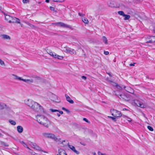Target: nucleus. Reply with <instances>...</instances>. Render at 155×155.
<instances>
[{"mask_svg": "<svg viewBox=\"0 0 155 155\" xmlns=\"http://www.w3.org/2000/svg\"><path fill=\"white\" fill-rule=\"evenodd\" d=\"M109 54V52L107 51H104V54L106 55L108 54Z\"/></svg>", "mask_w": 155, "mask_h": 155, "instance_id": "45", "label": "nucleus"}, {"mask_svg": "<svg viewBox=\"0 0 155 155\" xmlns=\"http://www.w3.org/2000/svg\"><path fill=\"white\" fill-rule=\"evenodd\" d=\"M120 97H119V98L122 100H125L126 101H128L130 100V98L129 97L125 95L124 94H121L120 95Z\"/></svg>", "mask_w": 155, "mask_h": 155, "instance_id": "9", "label": "nucleus"}, {"mask_svg": "<svg viewBox=\"0 0 155 155\" xmlns=\"http://www.w3.org/2000/svg\"><path fill=\"white\" fill-rule=\"evenodd\" d=\"M118 13L120 15L123 16H124L125 14L124 12L122 11H119L118 12Z\"/></svg>", "mask_w": 155, "mask_h": 155, "instance_id": "30", "label": "nucleus"}, {"mask_svg": "<svg viewBox=\"0 0 155 155\" xmlns=\"http://www.w3.org/2000/svg\"><path fill=\"white\" fill-rule=\"evenodd\" d=\"M54 2H62L64 1V0H52Z\"/></svg>", "mask_w": 155, "mask_h": 155, "instance_id": "37", "label": "nucleus"}, {"mask_svg": "<svg viewBox=\"0 0 155 155\" xmlns=\"http://www.w3.org/2000/svg\"><path fill=\"white\" fill-rule=\"evenodd\" d=\"M1 135V134L0 133V136Z\"/></svg>", "mask_w": 155, "mask_h": 155, "instance_id": "64", "label": "nucleus"}, {"mask_svg": "<svg viewBox=\"0 0 155 155\" xmlns=\"http://www.w3.org/2000/svg\"><path fill=\"white\" fill-rule=\"evenodd\" d=\"M28 25H30V27H34V25H31V24H28Z\"/></svg>", "mask_w": 155, "mask_h": 155, "instance_id": "55", "label": "nucleus"}, {"mask_svg": "<svg viewBox=\"0 0 155 155\" xmlns=\"http://www.w3.org/2000/svg\"><path fill=\"white\" fill-rule=\"evenodd\" d=\"M50 110L52 112H59V113H60V114H62L63 113V112L62 111H59V110H58L54 109H50Z\"/></svg>", "mask_w": 155, "mask_h": 155, "instance_id": "21", "label": "nucleus"}, {"mask_svg": "<svg viewBox=\"0 0 155 155\" xmlns=\"http://www.w3.org/2000/svg\"><path fill=\"white\" fill-rule=\"evenodd\" d=\"M108 117L112 119L114 121H116V118L117 117H115L114 116V117H111V116H108Z\"/></svg>", "mask_w": 155, "mask_h": 155, "instance_id": "33", "label": "nucleus"}, {"mask_svg": "<svg viewBox=\"0 0 155 155\" xmlns=\"http://www.w3.org/2000/svg\"><path fill=\"white\" fill-rule=\"evenodd\" d=\"M50 9L51 10L53 11L54 12H55L56 11L55 10V8L54 7L51 6L50 7Z\"/></svg>", "mask_w": 155, "mask_h": 155, "instance_id": "39", "label": "nucleus"}, {"mask_svg": "<svg viewBox=\"0 0 155 155\" xmlns=\"http://www.w3.org/2000/svg\"><path fill=\"white\" fill-rule=\"evenodd\" d=\"M58 153L57 155H67L65 151L63 149H60L58 150Z\"/></svg>", "mask_w": 155, "mask_h": 155, "instance_id": "14", "label": "nucleus"}, {"mask_svg": "<svg viewBox=\"0 0 155 155\" xmlns=\"http://www.w3.org/2000/svg\"><path fill=\"white\" fill-rule=\"evenodd\" d=\"M20 143L22 145H23L25 143L23 141H20Z\"/></svg>", "mask_w": 155, "mask_h": 155, "instance_id": "51", "label": "nucleus"}, {"mask_svg": "<svg viewBox=\"0 0 155 155\" xmlns=\"http://www.w3.org/2000/svg\"><path fill=\"white\" fill-rule=\"evenodd\" d=\"M33 155H41L35 153V154H34Z\"/></svg>", "mask_w": 155, "mask_h": 155, "instance_id": "60", "label": "nucleus"}, {"mask_svg": "<svg viewBox=\"0 0 155 155\" xmlns=\"http://www.w3.org/2000/svg\"><path fill=\"white\" fill-rule=\"evenodd\" d=\"M35 78H38V77L37 76H35Z\"/></svg>", "mask_w": 155, "mask_h": 155, "instance_id": "63", "label": "nucleus"}, {"mask_svg": "<svg viewBox=\"0 0 155 155\" xmlns=\"http://www.w3.org/2000/svg\"><path fill=\"white\" fill-rule=\"evenodd\" d=\"M54 97L55 98H57V100L56 99H55L54 100V101H57V100H58V97L56 95H54Z\"/></svg>", "mask_w": 155, "mask_h": 155, "instance_id": "46", "label": "nucleus"}, {"mask_svg": "<svg viewBox=\"0 0 155 155\" xmlns=\"http://www.w3.org/2000/svg\"><path fill=\"white\" fill-rule=\"evenodd\" d=\"M0 65L2 67H5V64L4 61L0 59Z\"/></svg>", "mask_w": 155, "mask_h": 155, "instance_id": "29", "label": "nucleus"}, {"mask_svg": "<svg viewBox=\"0 0 155 155\" xmlns=\"http://www.w3.org/2000/svg\"><path fill=\"white\" fill-rule=\"evenodd\" d=\"M122 117H123L124 118H128V117L126 116V115H122Z\"/></svg>", "mask_w": 155, "mask_h": 155, "instance_id": "53", "label": "nucleus"}, {"mask_svg": "<svg viewBox=\"0 0 155 155\" xmlns=\"http://www.w3.org/2000/svg\"><path fill=\"white\" fill-rule=\"evenodd\" d=\"M82 21L85 24H87L88 22V21L87 19L84 17L82 18Z\"/></svg>", "mask_w": 155, "mask_h": 155, "instance_id": "25", "label": "nucleus"}, {"mask_svg": "<svg viewBox=\"0 0 155 155\" xmlns=\"http://www.w3.org/2000/svg\"><path fill=\"white\" fill-rule=\"evenodd\" d=\"M6 106V105L5 104L2 103H0V110L3 109L5 108Z\"/></svg>", "mask_w": 155, "mask_h": 155, "instance_id": "22", "label": "nucleus"}, {"mask_svg": "<svg viewBox=\"0 0 155 155\" xmlns=\"http://www.w3.org/2000/svg\"><path fill=\"white\" fill-rule=\"evenodd\" d=\"M123 16L125 17V18H124V20H129L130 17V15H128L125 14L124 16Z\"/></svg>", "mask_w": 155, "mask_h": 155, "instance_id": "24", "label": "nucleus"}, {"mask_svg": "<svg viewBox=\"0 0 155 155\" xmlns=\"http://www.w3.org/2000/svg\"><path fill=\"white\" fill-rule=\"evenodd\" d=\"M62 109L63 110L66 111L67 113H69V112H70V111H69V110H68V109H66L65 107H62Z\"/></svg>", "mask_w": 155, "mask_h": 155, "instance_id": "36", "label": "nucleus"}, {"mask_svg": "<svg viewBox=\"0 0 155 155\" xmlns=\"http://www.w3.org/2000/svg\"><path fill=\"white\" fill-rule=\"evenodd\" d=\"M115 85V86L117 88V89H119V90H121L122 89V87H120L119 85L118 84H117L116 83H114Z\"/></svg>", "mask_w": 155, "mask_h": 155, "instance_id": "31", "label": "nucleus"}, {"mask_svg": "<svg viewBox=\"0 0 155 155\" xmlns=\"http://www.w3.org/2000/svg\"><path fill=\"white\" fill-rule=\"evenodd\" d=\"M30 145L33 148L35 149L36 150L39 151L41 150V148L39 146H37L36 143L33 142H31Z\"/></svg>", "mask_w": 155, "mask_h": 155, "instance_id": "13", "label": "nucleus"}, {"mask_svg": "<svg viewBox=\"0 0 155 155\" xmlns=\"http://www.w3.org/2000/svg\"><path fill=\"white\" fill-rule=\"evenodd\" d=\"M25 103L30 107L32 109L38 111V109H41V107L38 103L35 102L31 99H26L24 101Z\"/></svg>", "mask_w": 155, "mask_h": 155, "instance_id": "1", "label": "nucleus"}, {"mask_svg": "<svg viewBox=\"0 0 155 155\" xmlns=\"http://www.w3.org/2000/svg\"><path fill=\"white\" fill-rule=\"evenodd\" d=\"M9 122L12 125H15L16 124V122L13 120H9Z\"/></svg>", "mask_w": 155, "mask_h": 155, "instance_id": "28", "label": "nucleus"}, {"mask_svg": "<svg viewBox=\"0 0 155 155\" xmlns=\"http://www.w3.org/2000/svg\"><path fill=\"white\" fill-rule=\"evenodd\" d=\"M54 53H55L53 52L51 53H51V54H50V55L52 56V57H53Z\"/></svg>", "mask_w": 155, "mask_h": 155, "instance_id": "48", "label": "nucleus"}, {"mask_svg": "<svg viewBox=\"0 0 155 155\" xmlns=\"http://www.w3.org/2000/svg\"><path fill=\"white\" fill-rule=\"evenodd\" d=\"M22 81L28 83H31L33 82V80L32 79H25L22 78Z\"/></svg>", "mask_w": 155, "mask_h": 155, "instance_id": "16", "label": "nucleus"}, {"mask_svg": "<svg viewBox=\"0 0 155 155\" xmlns=\"http://www.w3.org/2000/svg\"><path fill=\"white\" fill-rule=\"evenodd\" d=\"M135 63H134L133 64H130L129 65L130 66H134V64H135Z\"/></svg>", "mask_w": 155, "mask_h": 155, "instance_id": "52", "label": "nucleus"}, {"mask_svg": "<svg viewBox=\"0 0 155 155\" xmlns=\"http://www.w3.org/2000/svg\"><path fill=\"white\" fill-rule=\"evenodd\" d=\"M15 22H16L19 24H20V20L18 18H14V19L13 20Z\"/></svg>", "mask_w": 155, "mask_h": 155, "instance_id": "27", "label": "nucleus"}, {"mask_svg": "<svg viewBox=\"0 0 155 155\" xmlns=\"http://www.w3.org/2000/svg\"><path fill=\"white\" fill-rule=\"evenodd\" d=\"M153 30V31H154V32L155 33V26L154 27Z\"/></svg>", "mask_w": 155, "mask_h": 155, "instance_id": "59", "label": "nucleus"}, {"mask_svg": "<svg viewBox=\"0 0 155 155\" xmlns=\"http://www.w3.org/2000/svg\"><path fill=\"white\" fill-rule=\"evenodd\" d=\"M55 25H58L60 27H64V28H70V26L67 25V24H66L64 23L63 22H59L55 24Z\"/></svg>", "mask_w": 155, "mask_h": 155, "instance_id": "10", "label": "nucleus"}, {"mask_svg": "<svg viewBox=\"0 0 155 155\" xmlns=\"http://www.w3.org/2000/svg\"><path fill=\"white\" fill-rule=\"evenodd\" d=\"M64 58V57L62 56H61L58 55L57 57L56 58L59 59V60H62Z\"/></svg>", "mask_w": 155, "mask_h": 155, "instance_id": "34", "label": "nucleus"}, {"mask_svg": "<svg viewBox=\"0 0 155 155\" xmlns=\"http://www.w3.org/2000/svg\"><path fill=\"white\" fill-rule=\"evenodd\" d=\"M113 94L119 97H120V95L121 94H120V92L119 91H114V92Z\"/></svg>", "mask_w": 155, "mask_h": 155, "instance_id": "23", "label": "nucleus"}, {"mask_svg": "<svg viewBox=\"0 0 155 155\" xmlns=\"http://www.w3.org/2000/svg\"><path fill=\"white\" fill-rule=\"evenodd\" d=\"M110 112L112 115L114 117H118L122 116L120 112L116 110L111 109Z\"/></svg>", "mask_w": 155, "mask_h": 155, "instance_id": "3", "label": "nucleus"}, {"mask_svg": "<svg viewBox=\"0 0 155 155\" xmlns=\"http://www.w3.org/2000/svg\"><path fill=\"white\" fill-rule=\"evenodd\" d=\"M1 144L3 146L5 147H7L8 146V145L5 143V142H3V141H1L0 142Z\"/></svg>", "mask_w": 155, "mask_h": 155, "instance_id": "32", "label": "nucleus"}, {"mask_svg": "<svg viewBox=\"0 0 155 155\" xmlns=\"http://www.w3.org/2000/svg\"><path fill=\"white\" fill-rule=\"evenodd\" d=\"M17 131L19 133H21L23 131V128L21 126H18L17 127Z\"/></svg>", "mask_w": 155, "mask_h": 155, "instance_id": "17", "label": "nucleus"}, {"mask_svg": "<svg viewBox=\"0 0 155 155\" xmlns=\"http://www.w3.org/2000/svg\"><path fill=\"white\" fill-rule=\"evenodd\" d=\"M128 118V120H128V121L129 122H130L131 121H132V119H131V118H129V117H128V118Z\"/></svg>", "mask_w": 155, "mask_h": 155, "instance_id": "49", "label": "nucleus"}, {"mask_svg": "<svg viewBox=\"0 0 155 155\" xmlns=\"http://www.w3.org/2000/svg\"><path fill=\"white\" fill-rule=\"evenodd\" d=\"M123 110H127V109H126V108H124V109H123Z\"/></svg>", "mask_w": 155, "mask_h": 155, "instance_id": "62", "label": "nucleus"}, {"mask_svg": "<svg viewBox=\"0 0 155 155\" xmlns=\"http://www.w3.org/2000/svg\"><path fill=\"white\" fill-rule=\"evenodd\" d=\"M155 42V36H151L147 37V43H153Z\"/></svg>", "mask_w": 155, "mask_h": 155, "instance_id": "8", "label": "nucleus"}, {"mask_svg": "<svg viewBox=\"0 0 155 155\" xmlns=\"http://www.w3.org/2000/svg\"><path fill=\"white\" fill-rule=\"evenodd\" d=\"M147 128L150 130L151 131H153V128L150 126H147Z\"/></svg>", "mask_w": 155, "mask_h": 155, "instance_id": "35", "label": "nucleus"}, {"mask_svg": "<svg viewBox=\"0 0 155 155\" xmlns=\"http://www.w3.org/2000/svg\"><path fill=\"white\" fill-rule=\"evenodd\" d=\"M5 16V19L8 21L9 23H14L15 21L13 20L14 18L10 16L9 15H6L5 13L4 14Z\"/></svg>", "mask_w": 155, "mask_h": 155, "instance_id": "6", "label": "nucleus"}, {"mask_svg": "<svg viewBox=\"0 0 155 155\" xmlns=\"http://www.w3.org/2000/svg\"><path fill=\"white\" fill-rule=\"evenodd\" d=\"M56 114L58 117H59L60 116V113H57Z\"/></svg>", "mask_w": 155, "mask_h": 155, "instance_id": "54", "label": "nucleus"}, {"mask_svg": "<svg viewBox=\"0 0 155 155\" xmlns=\"http://www.w3.org/2000/svg\"><path fill=\"white\" fill-rule=\"evenodd\" d=\"M23 145L24 147H26L27 148L30 149L27 146V145L25 143Z\"/></svg>", "mask_w": 155, "mask_h": 155, "instance_id": "44", "label": "nucleus"}, {"mask_svg": "<svg viewBox=\"0 0 155 155\" xmlns=\"http://www.w3.org/2000/svg\"><path fill=\"white\" fill-rule=\"evenodd\" d=\"M42 135L43 136L45 137L54 139V140H56L57 139L55 135L53 134L44 132L42 134Z\"/></svg>", "mask_w": 155, "mask_h": 155, "instance_id": "4", "label": "nucleus"}, {"mask_svg": "<svg viewBox=\"0 0 155 155\" xmlns=\"http://www.w3.org/2000/svg\"><path fill=\"white\" fill-rule=\"evenodd\" d=\"M52 52L51 51H48V54H49L50 55V54H51V53H52Z\"/></svg>", "mask_w": 155, "mask_h": 155, "instance_id": "56", "label": "nucleus"}, {"mask_svg": "<svg viewBox=\"0 0 155 155\" xmlns=\"http://www.w3.org/2000/svg\"><path fill=\"white\" fill-rule=\"evenodd\" d=\"M102 39L103 41V42L105 43L106 44H107V38L104 36L102 37Z\"/></svg>", "mask_w": 155, "mask_h": 155, "instance_id": "26", "label": "nucleus"}, {"mask_svg": "<svg viewBox=\"0 0 155 155\" xmlns=\"http://www.w3.org/2000/svg\"><path fill=\"white\" fill-rule=\"evenodd\" d=\"M92 154H93L94 155H96V153H95V152H93Z\"/></svg>", "mask_w": 155, "mask_h": 155, "instance_id": "58", "label": "nucleus"}, {"mask_svg": "<svg viewBox=\"0 0 155 155\" xmlns=\"http://www.w3.org/2000/svg\"><path fill=\"white\" fill-rule=\"evenodd\" d=\"M81 78L83 79H84L85 80L86 79H87V78L86 77L84 76H81Z\"/></svg>", "mask_w": 155, "mask_h": 155, "instance_id": "43", "label": "nucleus"}, {"mask_svg": "<svg viewBox=\"0 0 155 155\" xmlns=\"http://www.w3.org/2000/svg\"><path fill=\"white\" fill-rule=\"evenodd\" d=\"M68 146L71 150H72L77 154H79V152L75 150V148L74 146L68 144Z\"/></svg>", "mask_w": 155, "mask_h": 155, "instance_id": "12", "label": "nucleus"}, {"mask_svg": "<svg viewBox=\"0 0 155 155\" xmlns=\"http://www.w3.org/2000/svg\"><path fill=\"white\" fill-rule=\"evenodd\" d=\"M58 56V55L56 54L55 53H54V55L53 57L54 58H56L57 57V56Z\"/></svg>", "mask_w": 155, "mask_h": 155, "instance_id": "42", "label": "nucleus"}, {"mask_svg": "<svg viewBox=\"0 0 155 155\" xmlns=\"http://www.w3.org/2000/svg\"><path fill=\"white\" fill-rule=\"evenodd\" d=\"M63 48V51L67 53L74 54L75 52L74 50L68 47H64Z\"/></svg>", "mask_w": 155, "mask_h": 155, "instance_id": "5", "label": "nucleus"}, {"mask_svg": "<svg viewBox=\"0 0 155 155\" xmlns=\"http://www.w3.org/2000/svg\"><path fill=\"white\" fill-rule=\"evenodd\" d=\"M36 117L37 121L40 124L46 127H48L50 122L47 118L41 115H38Z\"/></svg>", "mask_w": 155, "mask_h": 155, "instance_id": "2", "label": "nucleus"}, {"mask_svg": "<svg viewBox=\"0 0 155 155\" xmlns=\"http://www.w3.org/2000/svg\"><path fill=\"white\" fill-rule=\"evenodd\" d=\"M98 155H107L105 153H101V152L100 151L98 152Z\"/></svg>", "mask_w": 155, "mask_h": 155, "instance_id": "38", "label": "nucleus"}, {"mask_svg": "<svg viewBox=\"0 0 155 155\" xmlns=\"http://www.w3.org/2000/svg\"><path fill=\"white\" fill-rule=\"evenodd\" d=\"M28 1V0H23L22 2L23 3H27Z\"/></svg>", "mask_w": 155, "mask_h": 155, "instance_id": "50", "label": "nucleus"}, {"mask_svg": "<svg viewBox=\"0 0 155 155\" xmlns=\"http://www.w3.org/2000/svg\"><path fill=\"white\" fill-rule=\"evenodd\" d=\"M12 75L14 76V78L15 80H19V81H22V78L21 77H18L16 75L12 74Z\"/></svg>", "mask_w": 155, "mask_h": 155, "instance_id": "19", "label": "nucleus"}, {"mask_svg": "<svg viewBox=\"0 0 155 155\" xmlns=\"http://www.w3.org/2000/svg\"><path fill=\"white\" fill-rule=\"evenodd\" d=\"M65 96L66 98L67 101L69 102L70 103L72 104L74 103V101L72 99H71L70 97L67 94H65Z\"/></svg>", "mask_w": 155, "mask_h": 155, "instance_id": "15", "label": "nucleus"}, {"mask_svg": "<svg viewBox=\"0 0 155 155\" xmlns=\"http://www.w3.org/2000/svg\"><path fill=\"white\" fill-rule=\"evenodd\" d=\"M78 15L80 16H81V17H82V16H83L85 15V14H82V13H81L80 12H79L78 13Z\"/></svg>", "mask_w": 155, "mask_h": 155, "instance_id": "41", "label": "nucleus"}, {"mask_svg": "<svg viewBox=\"0 0 155 155\" xmlns=\"http://www.w3.org/2000/svg\"><path fill=\"white\" fill-rule=\"evenodd\" d=\"M2 38L4 39L10 40L11 38L10 37L7 35H2Z\"/></svg>", "mask_w": 155, "mask_h": 155, "instance_id": "20", "label": "nucleus"}, {"mask_svg": "<svg viewBox=\"0 0 155 155\" xmlns=\"http://www.w3.org/2000/svg\"><path fill=\"white\" fill-rule=\"evenodd\" d=\"M123 6L124 7H125V6L124 5H123L121 3L119 5V6H118L117 7H121Z\"/></svg>", "mask_w": 155, "mask_h": 155, "instance_id": "47", "label": "nucleus"}, {"mask_svg": "<svg viewBox=\"0 0 155 155\" xmlns=\"http://www.w3.org/2000/svg\"><path fill=\"white\" fill-rule=\"evenodd\" d=\"M134 103L137 105L141 108H145L146 107V105L143 104L142 102L138 100H135Z\"/></svg>", "mask_w": 155, "mask_h": 155, "instance_id": "7", "label": "nucleus"}, {"mask_svg": "<svg viewBox=\"0 0 155 155\" xmlns=\"http://www.w3.org/2000/svg\"><path fill=\"white\" fill-rule=\"evenodd\" d=\"M83 120L84 121H86V122L88 123H90V122L89 121H88L86 118H84Z\"/></svg>", "mask_w": 155, "mask_h": 155, "instance_id": "40", "label": "nucleus"}, {"mask_svg": "<svg viewBox=\"0 0 155 155\" xmlns=\"http://www.w3.org/2000/svg\"><path fill=\"white\" fill-rule=\"evenodd\" d=\"M123 87L125 89V90L128 92L132 94L134 93V90L130 87L124 86Z\"/></svg>", "mask_w": 155, "mask_h": 155, "instance_id": "11", "label": "nucleus"}, {"mask_svg": "<svg viewBox=\"0 0 155 155\" xmlns=\"http://www.w3.org/2000/svg\"><path fill=\"white\" fill-rule=\"evenodd\" d=\"M108 6L111 8H115L116 7L115 6L113 3V2L109 1L107 3Z\"/></svg>", "mask_w": 155, "mask_h": 155, "instance_id": "18", "label": "nucleus"}, {"mask_svg": "<svg viewBox=\"0 0 155 155\" xmlns=\"http://www.w3.org/2000/svg\"><path fill=\"white\" fill-rule=\"evenodd\" d=\"M146 77L148 79H149V77L148 76H147Z\"/></svg>", "mask_w": 155, "mask_h": 155, "instance_id": "61", "label": "nucleus"}, {"mask_svg": "<svg viewBox=\"0 0 155 155\" xmlns=\"http://www.w3.org/2000/svg\"><path fill=\"white\" fill-rule=\"evenodd\" d=\"M45 2H47V3H48L49 2V0H46Z\"/></svg>", "mask_w": 155, "mask_h": 155, "instance_id": "57", "label": "nucleus"}]
</instances>
